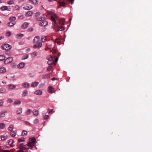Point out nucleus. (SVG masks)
I'll use <instances>...</instances> for the list:
<instances>
[{
  "label": "nucleus",
  "mask_w": 152,
  "mask_h": 152,
  "mask_svg": "<svg viewBox=\"0 0 152 152\" xmlns=\"http://www.w3.org/2000/svg\"><path fill=\"white\" fill-rule=\"evenodd\" d=\"M55 41L57 43L58 45H59L61 44V41L59 39H56Z\"/></svg>",
  "instance_id": "nucleus-43"
},
{
  "label": "nucleus",
  "mask_w": 152,
  "mask_h": 152,
  "mask_svg": "<svg viewBox=\"0 0 152 152\" xmlns=\"http://www.w3.org/2000/svg\"><path fill=\"white\" fill-rule=\"evenodd\" d=\"M28 23L27 22L24 23L22 25L21 28L22 29H26L28 26Z\"/></svg>",
  "instance_id": "nucleus-10"
},
{
  "label": "nucleus",
  "mask_w": 152,
  "mask_h": 152,
  "mask_svg": "<svg viewBox=\"0 0 152 152\" xmlns=\"http://www.w3.org/2000/svg\"><path fill=\"white\" fill-rule=\"evenodd\" d=\"M10 20L12 22H15V20L16 19V18L15 17H12L10 18Z\"/></svg>",
  "instance_id": "nucleus-30"
},
{
  "label": "nucleus",
  "mask_w": 152,
  "mask_h": 152,
  "mask_svg": "<svg viewBox=\"0 0 152 152\" xmlns=\"http://www.w3.org/2000/svg\"><path fill=\"white\" fill-rule=\"evenodd\" d=\"M7 3L9 4H13V1L11 0L8 1Z\"/></svg>",
  "instance_id": "nucleus-56"
},
{
  "label": "nucleus",
  "mask_w": 152,
  "mask_h": 152,
  "mask_svg": "<svg viewBox=\"0 0 152 152\" xmlns=\"http://www.w3.org/2000/svg\"><path fill=\"white\" fill-rule=\"evenodd\" d=\"M24 36L23 34H18L16 35V38L18 39H20Z\"/></svg>",
  "instance_id": "nucleus-26"
},
{
  "label": "nucleus",
  "mask_w": 152,
  "mask_h": 152,
  "mask_svg": "<svg viewBox=\"0 0 152 152\" xmlns=\"http://www.w3.org/2000/svg\"><path fill=\"white\" fill-rule=\"evenodd\" d=\"M4 101L3 100H0V106L1 107L3 105Z\"/></svg>",
  "instance_id": "nucleus-51"
},
{
  "label": "nucleus",
  "mask_w": 152,
  "mask_h": 152,
  "mask_svg": "<svg viewBox=\"0 0 152 152\" xmlns=\"http://www.w3.org/2000/svg\"><path fill=\"white\" fill-rule=\"evenodd\" d=\"M53 110V109H52V110H50V109H48V113H51L52 111Z\"/></svg>",
  "instance_id": "nucleus-61"
},
{
  "label": "nucleus",
  "mask_w": 152,
  "mask_h": 152,
  "mask_svg": "<svg viewBox=\"0 0 152 152\" xmlns=\"http://www.w3.org/2000/svg\"><path fill=\"white\" fill-rule=\"evenodd\" d=\"M45 85L44 83H42L39 85V88H41L43 87Z\"/></svg>",
  "instance_id": "nucleus-57"
},
{
  "label": "nucleus",
  "mask_w": 152,
  "mask_h": 152,
  "mask_svg": "<svg viewBox=\"0 0 152 152\" xmlns=\"http://www.w3.org/2000/svg\"><path fill=\"white\" fill-rule=\"evenodd\" d=\"M39 25L42 26H45L48 24V22L46 20L41 21L39 22Z\"/></svg>",
  "instance_id": "nucleus-9"
},
{
  "label": "nucleus",
  "mask_w": 152,
  "mask_h": 152,
  "mask_svg": "<svg viewBox=\"0 0 152 152\" xmlns=\"http://www.w3.org/2000/svg\"><path fill=\"white\" fill-rule=\"evenodd\" d=\"M13 142V140L12 139H10L8 141V143L9 145L12 146H13V145H12Z\"/></svg>",
  "instance_id": "nucleus-25"
},
{
  "label": "nucleus",
  "mask_w": 152,
  "mask_h": 152,
  "mask_svg": "<svg viewBox=\"0 0 152 152\" xmlns=\"http://www.w3.org/2000/svg\"><path fill=\"white\" fill-rule=\"evenodd\" d=\"M16 23L15 22H12L10 21L9 23H8L7 25L8 26H13Z\"/></svg>",
  "instance_id": "nucleus-22"
},
{
  "label": "nucleus",
  "mask_w": 152,
  "mask_h": 152,
  "mask_svg": "<svg viewBox=\"0 0 152 152\" xmlns=\"http://www.w3.org/2000/svg\"><path fill=\"white\" fill-rule=\"evenodd\" d=\"M16 86L14 85L10 84L7 86V88L10 89H12L15 88Z\"/></svg>",
  "instance_id": "nucleus-14"
},
{
  "label": "nucleus",
  "mask_w": 152,
  "mask_h": 152,
  "mask_svg": "<svg viewBox=\"0 0 152 152\" xmlns=\"http://www.w3.org/2000/svg\"><path fill=\"white\" fill-rule=\"evenodd\" d=\"M39 122V120L37 118L35 119L34 121V123L35 124H37Z\"/></svg>",
  "instance_id": "nucleus-54"
},
{
  "label": "nucleus",
  "mask_w": 152,
  "mask_h": 152,
  "mask_svg": "<svg viewBox=\"0 0 152 152\" xmlns=\"http://www.w3.org/2000/svg\"><path fill=\"white\" fill-rule=\"evenodd\" d=\"M25 16L23 15H21L19 17V18L20 19H23L24 18Z\"/></svg>",
  "instance_id": "nucleus-60"
},
{
  "label": "nucleus",
  "mask_w": 152,
  "mask_h": 152,
  "mask_svg": "<svg viewBox=\"0 0 152 152\" xmlns=\"http://www.w3.org/2000/svg\"><path fill=\"white\" fill-rule=\"evenodd\" d=\"M58 18V17L56 14H54L51 16V19L54 21L55 24L56 23V20Z\"/></svg>",
  "instance_id": "nucleus-4"
},
{
  "label": "nucleus",
  "mask_w": 152,
  "mask_h": 152,
  "mask_svg": "<svg viewBox=\"0 0 152 152\" xmlns=\"http://www.w3.org/2000/svg\"><path fill=\"white\" fill-rule=\"evenodd\" d=\"M11 48V46L8 44H4L2 47V48L5 50H8Z\"/></svg>",
  "instance_id": "nucleus-1"
},
{
  "label": "nucleus",
  "mask_w": 152,
  "mask_h": 152,
  "mask_svg": "<svg viewBox=\"0 0 152 152\" xmlns=\"http://www.w3.org/2000/svg\"><path fill=\"white\" fill-rule=\"evenodd\" d=\"M40 14V12H38L34 14V16L36 17V19L38 21H40L42 20V16H40L39 18H38V17H39Z\"/></svg>",
  "instance_id": "nucleus-2"
},
{
  "label": "nucleus",
  "mask_w": 152,
  "mask_h": 152,
  "mask_svg": "<svg viewBox=\"0 0 152 152\" xmlns=\"http://www.w3.org/2000/svg\"><path fill=\"white\" fill-rule=\"evenodd\" d=\"M48 92L49 93H52L55 92V91L52 87L50 86L48 88Z\"/></svg>",
  "instance_id": "nucleus-8"
},
{
  "label": "nucleus",
  "mask_w": 152,
  "mask_h": 152,
  "mask_svg": "<svg viewBox=\"0 0 152 152\" xmlns=\"http://www.w3.org/2000/svg\"><path fill=\"white\" fill-rule=\"evenodd\" d=\"M28 94V91L26 90H25L23 91L22 95L24 97L27 96Z\"/></svg>",
  "instance_id": "nucleus-19"
},
{
  "label": "nucleus",
  "mask_w": 152,
  "mask_h": 152,
  "mask_svg": "<svg viewBox=\"0 0 152 152\" xmlns=\"http://www.w3.org/2000/svg\"><path fill=\"white\" fill-rule=\"evenodd\" d=\"M6 36L7 37H10L11 35V33L10 31L7 32L6 33Z\"/></svg>",
  "instance_id": "nucleus-49"
},
{
  "label": "nucleus",
  "mask_w": 152,
  "mask_h": 152,
  "mask_svg": "<svg viewBox=\"0 0 152 152\" xmlns=\"http://www.w3.org/2000/svg\"><path fill=\"white\" fill-rule=\"evenodd\" d=\"M28 56H29L28 54L25 55L23 56L22 58L23 59H25L27 58H28Z\"/></svg>",
  "instance_id": "nucleus-44"
},
{
  "label": "nucleus",
  "mask_w": 152,
  "mask_h": 152,
  "mask_svg": "<svg viewBox=\"0 0 152 152\" xmlns=\"http://www.w3.org/2000/svg\"><path fill=\"white\" fill-rule=\"evenodd\" d=\"M64 29V28L62 26H58L56 29V31L58 32L59 31H62Z\"/></svg>",
  "instance_id": "nucleus-15"
},
{
  "label": "nucleus",
  "mask_w": 152,
  "mask_h": 152,
  "mask_svg": "<svg viewBox=\"0 0 152 152\" xmlns=\"http://www.w3.org/2000/svg\"><path fill=\"white\" fill-rule=\"evenodd\" d=\"M5 127V124L3 123L0 124V128L1 129H4Z\"/></svg>",
  "instance_id": "nucleus-39"
},
{
  "label": "nucleus",
  "mask_w": 152,
  "mask_h": 152,
  "mask_svg": "<svg viewBox=\"0 0 152 152\" xmlns=\"http://www.w3.org/2000/svg\"><path fill=\"white\" fill-rule=\"evenodd\" d=\"M10 134L12 137H15V136L16 134L15 132H14V131H13L11 132Z\"/></svg>",
  "instance_id": "nucleus-37"
},
{
  "label": "nucleus",
  "mask_w": 152,
  "mask_h": 152,
  "mask_svg": "<svg viewBox=\"0 0 152 152\" xmlns=\"http://www.w3.org/2000/svg\"><path fill=\"white\" fill-rule=\"evenodd\" d=\"M52 68V66H49L48 67L47 69V70L48 71H50L51 69Z\"/></svg>",
  "instance_id": "nucleus-52"
},
{
  "label": "nucleus",
  "mask_w": 152,
  "mask_h": 152,
  "mask_svg": "<svg viewBox=\"0 0 152 152\" xmlns=\"http://www.w3.org/2000/svg\"><path fill=\"white\" fill-rule=\"evenodd\" d=\"M50 74H45L42 75V78L43 79L45 78L46 77H47L48 78L50 77Z\"/></svg>",
  "instance_id": "nucleus-24"
},
{
  "label": "nucleus",
  "mask_w": 152,
  "mask_h": 152,
  "mask_svg": "<svg viewBox=\"0 0 152 152\" xmlns=\"http://www.w3.org/2000/svg\"><path fill=\"white\" fill-rule=\"evenodd\" d=\"M8 129L9 130L11 131V132L12 131V130L13 129V125L10 126L8 128Z\"/></svg>",
  "instance_id": "nucleus-46"
},
{
  "label": "nucleus",
  "mask_w": 152,
  "mask_h": 152,
  "mask_svg": "<svg viewBox=\"0 0 152 152\" xmlns=\"http://www.w3.org/2000/svg\"><path fill=\"white\" fill-rule=\"evenodd\" d=\"M53 63L54 61L53 60L52 61H49L47 62V63L49 65H51Z\"/></svg>",
  "instance_id": "nucleus-45"
},
{
  "label": "nucleus",
  "mask_w": 152,
  "mask_h": 152,
  "mask_svg": "<svg viewBox=\"0 0 152 152\" xmlns=\"http://www.w3.org/2000/svg\"><path fill=\"white\" fill-rule=\"evenodd\" d=\"M33 14V13L31 11L28 12L26 14V15L27 17L31 16Z\"/></svg>",
  "instance_id": "nucleus-28"
},
{
  "label": "nucleus",
  "mask_w": 152,
  "mask_h": 152,
  "mask_svg": "<svg viewBox=\"0 0 152 152\" xmlns=\"http://www.w3.org/2000/svg\"><path fill=\"white\" fill-rule=\"evenodd\" d=\"M58 3L59 4L60 6L62 7L65 6V3L63 1L61 2L60 1H58Z\"/></svg>",
  "instance_id": "nucleus-33"
},
{
  "label": "nucleus",
  "mask_w": 152,
  "mask_h": 152,
  "mask_svg": "<svg viewBox=\"0 0 152 152\" xmlns=\"http://www.w3.org/2000/svg\"><path fill=\"white\" fill-rule=\"evenodd\" d=\"M23 145H24L23 143H21L20 144V147H22V148L23 149H25V148L23 146Z\"/></svg>",
  "instance_id": "nucleus-58"
},
{
  "label": "nucleus",
  "mask_w": 152,
  "mask_h": 152,
  "mask_svg": "<svg viewBox=\"0 0 152 152\" xmlns=\"http://www.w3.org/2000/svg\"><path fill=\"white\" fill-rule=\"evenodd\" d=\"M7 101L8 102H9V103H12L13 102V100L10 99H7Z\"/></svg>",
  "instance_id": "nucleus-55"
},
{
  "label": "nucleus",
  "mask_w": 152,
  "mask_h": 152,
  "mask_svg": "<svg viewBox=\"0 0 152 152\" xmlns=\"http://www.w3.org/2000/svg\"><path fill=\"white\" fill-rule=\"evenodd\" d=\"M26 145H27L31 147H32L34 145V144H33V143L31 142L28 141L27 142L26 145H24V146H26Z\"/></svg>",
  "instance_id": "nucleus-18"
},
{
  "label": "nucleus",
  "mask_w": 152,
  "mask_h": 152,
  "mask_svg": "<svg viewBox=\"0 0 152 152\" xmlns=\"http://www.w3.org/2000/svg\"><path fill=\"white\" fill-rule=\"evenodd\" d=\"M7 136L4 135L1 136V139L2 140H4L7 138Z\"/></svg>",
  "instance_id": "nucleus-38"
},
{
  "label": "nucleus",
  "mask_w": 152,
  "mask_h": 152,
  "mask_svg": "<svg viewBox=\"0 0 152 152\" xmlns=\"http://www.w3.org/2000/svg\"><path fill=\"white\" fill-rule=\"evenodd\" d=\"M21 103V101L20 100H17L14 102V105H16L17 104H20Z\"/></svg>",
  "instance_id": "nucleus-35"
},
{
  "label": "nucleus",
  "mask_w": 152,
  "mask_h": 152,
  "mask_svg": "<svg viewBox=\"0 0 152 152\" xmlns=\"http://www.w3.org/2000/svg\"><path fill=\"white\" fill-rule=\"evenodd\" d=\"M46 38L45 37L42 36L41 39V41L42 42H45Z\"/></svg>",
  "instance_id": "nucleus-41"
},
{
  "label": "nucleus",
  "mask_w": 152,
  "mask_h": 152,
  "mask_svg": "<svg viewBox=\"0 0 152 152\" xmlns=\"http://www.w3.org/2000/svg\"><path fill=\"white\" fill-rule=\"evenodd\" d=\"M5 58V57L4 55H0V61H2L4 60Z\"/></svg>",
  "instance_id": "nucleus-32"
},
{
  "label": "nucleus",
  "mask_w": 152,
  "mask_h": 152,
  "mask_svg": "<svg viewBox=\"0 0 152 152\" xmlns=\"http://www.w3.org/2000/svg\"><path fill=\"white\" fill-rule=\"evenodd\" d=\"M65 21V20L64 19H60L59 20V23L60 24L62 25H63L64 24Z\"/></svg>",
  "instance_id": "nucleus-20"
},
{
  "label": "nucleus",
  "mask_w": 152,
  "mask_h": 152,
  "mask_svg": "<svg viewBox=\"0 0 152 152\" xmlns=\"http://www.w3.org/2000/svg\"><path fill=\"white\" fill-rule=\"evenodd\" d=\"M25 123L27 125H31V124L27 121H25Z\"/></svg>",
  "instance_id": "nucleus-62"
},
{
  "label": "nucleus",
  "mask_w": 152,
  "mask_h": 152,
  "mask_svg": "<svg viewBox=\"0 0 152 152\" xmlns=\"http://www.w3.org/2000/svg\"><path fill=\"white\" fill-rule=\"evenodd\" d=\"M25 66V64L24 63H21L19 64L18 65V68L20 69L23 68Z\"/></svg>",
  "instance_id": "nucleus-17"
},
{
  "label": "nucleus",
  "mask_w": 152,
  "mask_h": 152,
  "mask_svg": "<svg viewBox=\"0 0 152 152\" xmlns=\"http://www.w3.org/2000/svg\"><path fill=\"white\" fill-rule=\"evenodd\" d=\"M40 37L39 36H36L34 39L33 43H35L38 42L40 39Z\"/></svg>",
  "instance_id": "nucleus-11"
},
{
  "label": "nucleus",
  "mask_w": 152,
  "mask_h": 152,
  "mask_svg": "<svg viewBox=\"0 0 152 152\" xmlns=\"http://www.w3.org/2000/svg\"><path fill=\"white\" fill-rule=\"evenodd\" d=\"M31 140V142L33 143V144H34V143L36 141V139L35 138H32Z\"/></svg>",
  "instance_id": "nucleus-48"
},
{
  "label": "nucleus",
  "mask_w": 152,
  "mask_h": 152,
  "mask_svg": "<svg viewBox=\"0 0 152 152\" xmlns=\"http://www.w3.org/2000/svg\"><path fill=\"white\" fill-rule=\"evenodd\" d=\"M23 8L24 9L29 10L31 9L32 8V7L30 5L27 4L24 5Z\"/></svg>",
  "instance_id": "nucleus-5"
},
{
  "label": "nucleus",
  "mask_w": 152,
  "mask_h": 152,
  "mask_svg": "<svg viewBox=\"0 0 152 152\" xmlns=\"http://www.w3.org/2000/svg\"><path fill=\"white\" fill-rule=\"evenodd\" d=\"M49 118V116L48 115H45L43 117V119L46 120L48 119Z\"/></svg>",
  "instance_id": "nucleus-53"
},
{
  "label": "nucleus",
  "mask_w": 152,
  "mask_h": 152,
  "mask_svg": "<svg viewBox=\"0 0 152 152\" xmlns=\"http://www.w3.org/2000/svg\"><path fill=\"white\" fill-rule=\"evenodd\" d=\"M22 109L19 108L18 109L17 111V113L18 114H20L22 112Z\"/></svg>",
  "instance_id": "nucleus-36"
},
{
  "label": "nucleus",
  "mask_w": 152,
  "mask_h": 152,
  "mask_svg": "<svg viewBox=\"0 0 152 152\" xmlns=\"http://www.w3.org/2000/svg\"><path fill=\"white\" fill-rule=\"evenodd\" d=\"M39 83L38 82H35L32 83L31 85V86L32 87H35L37 86L38 85Z\"/></svg>",
  "instance_id": "nucleus-16"
},
{
  "label": "nucleus",
  "mask_w": 152,
  "mask_h": 152,
  "mask_svg": "<svg viewBox=\"0 0 152 152\" xmlns=\"http://www.w3.org/2000/svg\"><path fill=\"white\" fill-rule=\"evenodd\" d=\"M6 91V89L5 88H0V93H3L5 92Z\"/></svg>",
  "instance_id": "nucleus-40"
},
{
  "label": "nucleus",
  "mask_w": 152,
  "mask_h": 152,
  "mask_svg": "<svg viewBox=\"0 0 152 152\" xmlns=\"http://www.w3.org/2000/svg\"><path fill=\"white\" fill-rule=\"evenodd\" d=\"M22 86L24 88H26V87H28L29 86V84L28 83H25L22 84Z\"/></svg>",
  "instance_id": "nucleus-23"
},
{
  "label": "nucleus",
  "mask_w": 152,
  "mask_h": 152,
  "mask_svg": "<svg viewBox=\"0 0 152 152\" xmlns=\"http://www.w3.org/2000/svg\"><path fill=\"white\" fill-rule=\"evenodd\" d=\"M47 59L49 61H52L53 60V58L52 56L47 57Z\"/></svg>",
  "instance_id": "nucleus-47"
},
{
  "label": "nucleus",
  "mask_w": 152,
  "mask_h": 152,
  "mask_svg": "<svg viewBox=\"0 0 152 152\" xmlns=\"http://www.w3.org/2000/svg\"><path fill=\"white\" fill-rule=\"evenodd\" d=\"M25 138H19L18 141L19 142H24L25 141Z\"/></svg>",
  "instance_id": "nucleus-34"
},
{
  "label": "nucleus",
  "mask_w": 152,
  "mask_h": 152,
  "mask_svg": "<svg viewBox=\"0 0 152 152\" xmlns=\"http://www.w3.org/2000/svg\"><path fill=\"white\" fill-rule=\"evenodd\" d=\"M6 54L7 55H8L10 56L12 54V53H10L9 52L8 53L7 52V53H6Z\"/></svg>",
  "instance_id": "nucleus-64"
},
{
  "label": "nucleus",
  "mask_w": 152,
  "mask_h": 152,
  "mask_svg": "<svg viewBox=\"0 0 152 152\" xmlns=\"http://www.w3.org/2000/svg\"><path fill=\"white\" fill-rule=\"evenodd\" d=\"M42 44L41 42H39L38 43L35 44L33 46L34 48H38L41 47Z\"/></svg>",
  "instance_id": "nucleus-7"
},
{
  "label": "nucleus",
  "mask_w": 152,
  "mask_h": 152,
  "mask_svg": "<svg viewBox=\"0 0 152 152\" xmlns=\"http://www.w3.org/2000/svg\"><path fill=\"white\" fill-rule=\"evenodd\" d=\"M33 113L34 115L37 116L38 115V111L37 110H34L33 111Z\"/></svg>",
  "instance_id": "nucleus-27"
},
{
  "label": "nucleus",
  "mask_w": 152,
  "mask_h": 152,
  "mask_svg": "<svg viewBox=\"0 0 152 152\" xmlns=\"http://www.w3.org/2000/svg\"><path fill=\"white\" fill-rule=\"evenodd\" d=\"M27 134V132L26 131L23 130L22 132V135L23 136H25Z\"/></svg>",
  "instance_id": "nucleus-31"
},
{
  "label": "nucleus",
  "mask_w": 152,
  "mask_h": 152,
  "mask_svg": "<svg viewBox=\"0 0 152 152\" xmlns=\"http://www.w3.org/2000/svg\"><path fill=\"white\" fill-rule=\"evenodd\" d=\"M31 110L30 109H29L27 110V111L26 113V114L28 115H29L31 113Z\"/></svg>",
  "instance_id": "nucleus-50"
},
{
  "label": "nucleus",
  "mask_w": 152,
  "mask_h": 152,
  "mask_svg": "<svg viewBox=\"0 0 152 152\" xmlns=\"http://www.w3.org/2000/svg\"><path fill=\"white\" fill-rule=\"evenodd\" d=\"M69 2H70L71 4H73L74 3V1L75 0H68Z\"/></svg>",
  "instance_id": "nucleus-63"
},
{
  "label": "nucleus",
  "mask_w": 152,
  "mask_h": 152,
  "mask_svg": "<svg viewBox=\"0 0 152 152\" xmlns=\"http://www.w3.org/2000/svg\"><path fill=\"white\" fill-rule=\"evenodd\" d=\"M7 112L6 110H3L0 113V118L4 117L5 116V113Z\"/></svg>",
  "instance_id": "nucleus-6"
},
{
  "label": "nucleus",
  "mask_w": 152,
  "mask_h": 152,
  "mask_svg": "<svg viewBox=\"0 0 152 152\" xmlns=\"http://www.w3.org/2000/svg\"><path fill=\"white\" fill-rule=\"evenodd\" d=\"M13 59L12 57H9L7 58L4 61L5 64H7L11 63L13 61Z\"/></svg>",
  "instance_id": "nucleus-3"
},
{
  "label": "nucleus",
  "mask_w": 152,
  "mask_h": 152,
  "mask_svg": "<svg viewBox=\"0 0 152 152\" xmlns=\"http://www.w3.org/2000/svg\"><path fill=\"white\" fill-rule=\"evenodd\" d=\"M0 9L2 11H4L5 10H7L8 11H10L11 10V9L10 8L9 9H8V7L6 6H4L1 7L0 8Z\"/></svg>",
  "instance_id": "nucleus-12"
},
{
  "label": "nucleus",
  "mask_w": 152,
  "mask_h": 152,
  "mask_svg": "<svg viewBox=\"0 0 152 152\" xmlns=\"http://www.w3.org/2000/svg\"><path fill=\"white\" fill-rule=\"evenodd\" d=\"M38 53L37 52L34 51L31 53V56L33 58H35L37 55Z\"/></svg>",
  "instance_id": "nucleus-29"
},
{
  "label": "nucleus",
  "mask_w": 152,
  "mask_h": 152,
  "mask_svg": "<svg viewBox=\"0 0 152 152\" xmlns=\"http://www.w3.org/2000/svg\"><path fill=\"white\" fill-rule=\"evenodd\" d=\"M42 91L40 90H37L36 91L34 92V94H35L38 95H41L42 94Z\"/></svg>",
  "instance_id": "nucleus-13"
},
{
  "label": "nucleus",
  "mask_w": 152,
  "mask_h": 152,
  "mask_svg": "<svg viewBox=\"0 0 152 152\" xmlns=\"http://www.w3.org/2000/svg\"><path fill=\"white\" fill-rule=\"evenodd\" d=\"M33 28H29L28 29V31L29 32H31L32 31H33Z\"/></svg>",
  "instance_id": "nucleus-59"
},
{
  "label": "nucleus",
  "mask_w": 152,
  "mask_h": 152,
  "mask_svg": "<svg viewBox=\"0 0 152 152\" xmlns=\"http://www.w3.org/2000/svg\"><path fill=\"white\" fill-rule=\"evenodd\" d=\"M31 2L34 4H37L38 3V1L37 0H32Z\"/></svg>",
  "instance_id": "nucleus-42"
},
{
  "label": "nucleus",
  "mask_w": 152,
  "mask_h": 152,
  "mask_svg": "<svg viewBox=\"0 0 152 152\" xmlns=\"http://www.w3.org/2000/svg\"><path fill=\"white\" fill-rule=\"evenodd\" d=\"M6 71V69L5 68L2 67L0 68V73H4Z\"/></svg>",
  "instance_id": "nucleus-21"
}]
</instances>
